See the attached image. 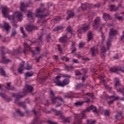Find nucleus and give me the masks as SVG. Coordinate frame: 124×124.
Masks as SVG:
<instances>
[{
	"mask_svg": "<svg viewBox=\"0 0 124 124\" xmlns=\"http://www.w3.org/2000/svg\"><path fill=\"white\" fill-rule=\"evenodd\" d=\"M51 110L55 113V116H60V117L62 115L63 116V115H62V112L61 111H58L55 108H52Z\"/></svg>",
	"mask_w": 124,
	"mask_h": 124,
	"instance_id": "29",
	"label": "nucleus"
},
{
	"mask_svg": "<svg viewBox=\"0 0 124 124\" xmlns=\"http://www.w3.org/2000/svg\"><path fill=\"white\" fill-rule=\"evenodd\" d=\"M16 113L19 114L21 117H24L25 116V113L21 112L20 109H17L16 110Z\"/></svg>",
	"mask_w": 124,
	"mask_h": 124,
	"instance_id": "47",
	"label": "nucleus"
},
{
	"mask_svg": "<svg viewBox=\"0 0 124 124\" xmlns=\"http://www.w3.org/2000/svg\"><path fill=\"white\" fill-rule=\"evenodd\" d=\"M112 97H115V95L109 96L106 92H105V99H107V98H111Z\"/></svg>",
	"mask_w": 124,
	"mask_h": 124,
	"instance_id": "53",
	"label": "nucleus"
},
{
	"mask_svg": "<svg viewBox=\"0 0 124 124\" xmlns=\"http://www.w3.org/2000/svg\"><path fill=\"white\" fill-rule=\"evenodd\" d=\"M46 40L47 43L50 42V41L52 40V37L51 36V33H49L46 36Z\"/></svg>",
	"mask_w": 124,
	"mask_h": 124,
	"instance_id": "41",
	"label": "nucleus"
},
{
	"mask_svg": "<svg viewBox=\"0 0 124 124\" xmlns=\"http://www.w3.org/2000/svg\"><path fill=\"white\" fill-rule=\"evenodd\" d=\"M81 71H83L84 74H86V73H88V68H82L81 69Z\"/></svg>",
	"mask_w": 124,
	"mask_h": 124,
	"instance_id": "61",
	"label": "nucleus"
},
{
	"mask_svg": "<svg viewBox=\"0 0 124 124\" xmlns=\"http://www.w3.org/2000/svg\"><path fill=\"white\" fill-rule=\"evenodd\" d=\"M0 74L3 77H7V74L2 67H0Z\"/></svg>",
	"mask_w": 124,
	"mask_h": 124,
	"instance_id": "27",
	"label": "nucleus"
},
{
	"mask_svg": "<svg viewBox=\"0 0 124 124\" xmlns=\"http://www.w3.org/2000/svg\"><path fill=\"white\" fill-rule=\"evenodd\" d=\"M76 42H72V44H71V54H74V53H75L77 51V49H76Z\"/></svg>",
	"mask_w": 124,
	"mask_h": 124,
	"instance_id": "19",
	"label": "nucleus"
},
{
	"mask_svg": "<svg viewBox=\"0 0 124 124\" xmlns=\"http://www.w3.org/2000/svg\"><path fill=\"white\" fill-rule=\"evenodd\" d=\"M14 16L17 18L18 22H22V20H23V14H22L21 12H16L14 14V15H12V16H9V15H8L7 18H8L9 20L13 21V22L15 21V18L14 17Z\"/></svg>",
	"mask_w": 124,
	"mask_h": 124,
	"instance_id": "4",
	"label": "nucleus"
},
{
	"mask_svg": "<svg viewBox=\"0 0 124 124\" xmlns=\"http://www.w3.org/2000/svg\"><path fill=\"white\" fill-rule=\"evenodd\" d=\"M104 24H99L98 25H95V27H93L94 30H97L98 31H102V29L103 28V26H104Z\"/></svg>",
	"mask_w": 124,
	"mask_h": 124,
	"instance_id": "28",
	"label": "nucleus"
},
{
	"mask_svg": "<svg viewBox=\"0 0 124 124\" xmlns=\"http://www.w3.org/2000/svg\"><path fill=\"white\" fill-rule=\"evenodd\" d=\"M84 87V84L82 83L78 84L76 86L77 89H80V88H83Z\"/></svg>",
	"mask_w": 124,
	"mask_h": 124,
	"instance_id": "60",
	"label": "nucleus"
},
{
	"mask_svg": "<svg viewBox=\"0 0 124 124\" xmlns=\"http://www.w3.org/2000/svg\"><path fill=\"white\" fill-rule=\"evenodd\" d=\"M2 14L4 18H7L8 15L10 13V9L8 7L2 6L0 8Z\"/></svg>",
	"mask_w": 124,
	"mask_h": 124,
	"instance_id": "7",
	"label": "nucleus"
},
{
	"mask_svg": "<svg viewBox=\"0 0 124 124\" xmlns=\"http://www.w3.org/2000/svg\"><path fill=\"white\" fill-rule=\"evenodd\" d=\"M49 94L50 95V98L52 104H56V103H57V99L61 100L62 102H63V103H65V101L63 100L62 96H57V97H55V94L54 93V92L53 91V90H50L49 91Z\"/></svg>",
	"mask_w": 124,
	"mask_h": 124,
	"instance_id": "5",
	"label": "nucleus"
},
{
	"mask_svg": "<svg viewBox=\"0 0 124 124\" xmlns=\"http://www.w3.org/2000/svg\"><path fill=\"white\" fill-rule=\"evenodd\" d=\"M0 96H1V97H2V98H3L4 99H5V98H7V96L6 95V94L3 93H0Z\"/></svg>",
	"mask_w": 124,
	"mask_h": 124,
	"instance_id": "57",
	"label": "nucleus"
},
{
	"mask_svg": "<svg viewBox=\"0 0 124 124\" xmlns=\"http://www.w3.org/2000/svg\"><path fill=\"white\" fill-rule=\"evenodd\" d=\"M84 99H86L85 101H83L84 103H89V102H91V99L88 97H84Z\"/></svg>",
	"mask_w": 124,
	"mask_h": 124,
	"instance_id": "58",
	"label": "nucleus"
},
{
	"mask_svg": "<svg viewBox=\"0 0 124 124\" xmlns=\"http://www.w3.org/2000/svg\"><path fill=\"white\" fill-rule=\"evenodd\" d=\"M7 87H6L7 90H10L11 91H14L15 88L13 86H11V82L7 83Z\"/></svg>",
	"mask_w": 124,
	"mask_h": 124,
	"instance_id": "34",
	"label": "nucleus"
},
{
	"mask_svg": "<svg viewBox=\"0 0 124 124\" xmlns=\"http://www.w3.org/2000/svg\"><path fill=\"white\" fill-rule=\"evenodd\" d=\"M115 18L117 19V20H119V21H124V18L123 17V16H120L119 15H118V14H114Z\"/></svg>",
	"mask_w": 124,
	"mask_h": 124,
	"instance_id": "38",
	"label": "nucleus"
},
{
	"mask_svg": "<svg viewBox=\"0 0 124 124\" xmlns=\"http://www.w3.org/2000/svg\"><path fill=\"white\" fill-rule=\"evenodd\" d=\"M75 74L76 76H81V75H82V73H81L79 70H76L75 71Z\"/></svg>",
	"mask_w": 124,
	"mask_h": 124,
	"instance_id": "48",
	"label": "nucleus"
},
{
	"mask_svg": "<svg viewBox=\"0 0 124 124\" xmlns=\"http://www.w3.org/2000/svg\"><path fill=\"white\" fill-rule=\"evenodd\" d=\"M62 78L61 76H57L55 77V79H54L53 83L56 84V86H59V87H65L67 86L69 83H70V80L68 78H65L62 81L60 80Z\"/></svg>",
	"mask_w": 124,
	"mask_h": 124,
	"instance_id": "1",
	"label": "nucleus"
},
{
	"mask_svg": "<svg viewBox=\"0 0 124 124\" xmlns=\"http://www.w3.org/2000/svg\"><path fill=\"white\" fill-rule=\"evenodd\" d=\"M85 112V110H82L80 114H74L75 119L77 124H82L83 119H87V116L86 115Z\"/></svg>",
	"mask_w": 124,
	"mask_h": 124,
	"instance_id": "2",
	"label": "nucleus"
},
{
	"mask_svg": "<svg viewBox=\"0 0 124 124\" xmlns=\"http://www.w3.org/2000/svg\"><path fill=\"white\" fill-rule=\"evenodd\" d=\"M107 50H106V48L104 46H103L101 47V52L102 53H106V51Z\"/></svg>",
	"mask_w": 124,
	"mask_h": 124,
	"instance_id": "59",
	"label": "nucleus"
},
{
	"mask_svg": "<svg viewBox=\"0 0 124 124\" xmlns=\"http://www.w3.org/2000/svg\"><path fill=\"white\" fill-rule=\"evenodd\" d=\"M25 91L27 93H32L33 92V87L31 85L26 84L25 85Z\"/></svg>",
	"mask_w": 124,
	"mask_h": 124,
	"instance_id": "15",
	"label": "nucleus"
},
{
	"mask_svg": "<svg viewBox=\"0 0 124 124\" xmlns=\"http://www.w3.org/2000/svg\"><path fill=\"white\" fill-rule=\"evenodd\" d=\"M68 39V37L67 36V35L65 34L64 36H62L59 38V42H60V43H63V44H65L67 43Z\"/></svg>",
	"mask_w": 124,
	"mask_h": 124,
	"instance_id": "10",
	"label": "nucleus"
},
{
	"mask_svg": "<svg viewBox=\"0 0 124 124\" xmlns=\"http://www.w3.org/2000/svg\"><path fill=\"white\" fill-rule=\"evenodd\" d=\"M98 78L101 80V82H102L103 83H105V80L104 79H103V77L101 76H99Z\"/></svg>",
	"mask_w": 124,
	"mask_h": 124,
	"instance_id": "62",
	"label": "nucleus"
},
{
	"mask_svg": "<svg viewBox=\"0 0 124 124\" xmlns=\"http://www.w3.org/2000/svg\"><path fill=\"white\" fill-rule=\"evenodd\" d=\"M42 39H43V34L38 37L37 41L39 44L42 43Z\"/></svg>",
	"mask_w": 124,
	"mask_h": 124,
	"instance_id": "42",
	"label": "nucleus"
},
{
	"mask_svg": "<svg viewBox=\"0 0 124 124\" xmlns=\"http://www.w3.org/2000/svg\"><path fill=\"white\" fill-rule=\"evenodd\" d=\"M60 119L62 120L63 124H67V123L70 124L71 117H65L63 115H61Z\"/></svg>",
	"mask_w": 124,
	"mask_h": 124,
	"instance_id": "14",
	"label": "nucleus"
},
{
	"mask_svg": "<svg viewBox=\"0 0 124 124\" xmlns=\"http://www.w3.org/2000/svg\"><path fill=\"white\" fill-rule=\"evenodd\" d=\"M28 18H31V19H33L32 17V13L31 11L28 12V14L27 15Z\"/></svg>",
	"mask_w": 124,
	"mask_h": 124,
	"instance_id": "51",
	"label": "nucleus"
},
{
	"mask_svg": "<svg viewBox=\"0 0 124 124\" xmlns=\"http://www.w3.org/2000/svg\"><path fill=\"white\" fill-rule=\"evenodd\" d=\"M3 28H4L6 31H9V30L11 29V26L9 25V23L4 22V26H3Z\"/></svg>",
	"mask_w": 124,
	"mask_h": 124,
	"instance_id": "24",
	"label": "nucleus"
},
{
	"mask_svg": "<svg viewBox=\"0 0 124 124\" xmlns=\"http://www.w3.org/2000/svg\"><path fill=\"white\" fill-rule=\"evenodd\" d=\"M90 109H91V110H93V111L94 113H97V109L96 108V107H95L93 105H92L90 107Z\"/></svg>",
	"mask_w": 124,
	"mask_h": 124,
	"instance_id": "45",
	"label": "nucleus"
},
{
	"mask_svg": "<svg viewBox=\"0 0 124 124\" xmlns=\"http://www.w3.org/2000/svg\"><path fill=\"white\" fill-rule=\"evenodd\" d=\"M91 26V23L88 24L87 25L83 26L81 27L82 31H83L84 32H86L87 31L90 30V26Z\"/></svg>",
	"mask_w": 124,
	"mask_h": 124,
	"instance_id": "31",
	"label": "nucleus"
},
{
	"mask_svg": "<svg viewBox=\"0 0 124 124\" xmlns=\"http://www.w3.org/2000/svg\"><path fill=\"white\" fill-rule=\"evenodd\" d=\"M0 51L1 52L0 55L2 56V57L5 56V52H4V49H5V47L4 46H1Z\"/></svg>",
	"mask_w": 124,
	"mask_h": 124,
	"instance_id": "40",
	"label": "nucleus"
},
{
	"mask_svg": "<svg viewBox=\"0 0 124 124\" xmlns=\"http://www.w3.org/2000/svg\"><path fill=\"white\" fill-rule=\"evenodd\" d=\"M24 49L22 51H18V54H23V53H24V54H26V51H31V46L28 45L27 43L24 44Z\"/></svg>",
	"mask_w": 124,
	"mask_h": 124,
	"instance_id": "9",
	"label": "nucleus"
},
{
	"mask_svg": "<svg viewBox=\"0 0 124 124\" xmlns=\"http://www.w3.org/2000/svg\"><path fill=\"white\" fill-rule=\"evenodd\" d=\"M60 75H61V76H62V77H63V78H68V79H70L71 78V75L60 74Z\"/></svg>",
	"mask_w": 124,
	"mask_h": 124,
	"instance_id": "46",
	"label": "nucleus"
},
{
	"mask_svg": "<svg viewBox=\"0 0 124 124\" xmlns=\"http://www.w3.org/2000/svg\"><path fill=\"white\" fill-rule=\"evenodd\" d=\"M87 124H94V123H96L95 120L93 121V120L87 119Z\"/></svg>",
	"mask_w": 124,
	"mask_h": 124,
	"instance_id": "49",
	"label": "nucleus"
},
{
	"mask_svg": "<svg viewBox=\"0 0 124 124\" xmlns=\"http://www.w3.org/2000/svg\"><path fill=\"white\" fill-rule=\"evenodd\" d=\"M93 34L92 32L91 31H88L87 33V42H89V41H91V40H92L93 38Z\"/></svg>",
	"mask_w": 124,
	"mask_h": 124,
	"instance_id": "22",
	"label": "nucleus"
},
{
	"mask_svg": "<svg viewBox=\"0 0 124 124\" xmlns=\"http://www.w3.org/2000/svg\"><path fill=\"white\" fill-rule=\"evenodd\" d=\"M86 95H88V96H89L90 97H91V98H93V97H94V94L93 93H86Z\"/></svg>",
	"mask_w": 124,
	"mask_h": 124,
	"instance_id": "50",
	"label": "nucleus"
},
{
	"mask_svg": "<svg viewBox=\"0 0 124 124\" xmlns=\"http://www.w3.org/2000/svg\"><path fill=\"white\" fill-rule=\"evenodd\" d=\"M110 71L112 72H117L120 71V66H114L110 68Z\"/></svg>",
	"mask_w": 124,
	"mask_h": 124,
	"instance_id": "32",
	"label": "nucleus"
},
{
	"mask_svg": "<svg viewBox=\"0 0 124 124\" xmlns=\"http://www.w3.org/2000/svg\"><path fill=\"white\" fill-rule=\"evenodd\" d=\"M20 31L21 33L23 34V38H26V37H28V35L26 33V32H25V31L24 30V27H20Z\"/></svg>",
	"mask_w": 124,
	"mask_h": 124,
	"instance_id": "36",
	"label": "nucleus"
},
{
	"mask_svg": "<svg viewBox=\"0 0 124 124\" xmlns=\"http://www.w3.org/2000/svg\"><path fill=\"white\" fill-rule=\"evenodd\" d=\"M57 49H58V51L60 53H62V49L61 47V45L58 44V45H57Z\"/></svg>",
	"mask_w": 124,
	"mask_h": 124,
	"instance_id": "55",
	"label": "nucleus"
},
{
	"mask_svg": "<svg viewBox=\"0 0 124 124\" xmlns=\"http://www.w3.org/2000/svg\"><path fill=\"white\" fill-rule=\"evenodd\" d=\"M117 33L118 31H117V30H115L114 28L110 29L108 32V35L110 39H113V38H114V36L117 35Z\"/></svg>",
	"mask_w": 124,
	"mask_h": 124,
	"instance_id": "8",
	"label": "nucleus"
},
{
	"mask_svg": "<svg viewBox=\"0 0 124 124\" xmlns=\"http://www.w3.org/2000/svg\"><path fill=\"white\" fill-rule=\"evenodd\" d=\"M104 114L105 116H109L110 115V110L106 109L104 111Z\"/></svg>",
	"mask_w": 124,
	"mask_h": 124,
	"instance_id": "54",
	"label": "nucleus"
},
{
	"mask_svg": "<svg viewBox=\"0 0 124 124\" xmlns=\"http://www.w3.org/2000/svg\"><path fill=\"white\" fill-rule=\"evenodd\" d=\"M114 80L115 83L114 84V86L115 87V89L117 90V92H118V93H122L123 95H124V88L119 87V86H122V84H121V81H120V79L116 78H114Z\"/></svg>",
	"mask_w": 124,
	"mask_h": 124,
	"instance_id": "6",
	"label": "nucleus"
},
{
	"mask_svg": "<svg viewBox=\"0 0 124 124\" xmlns=\"http://www.w3.org/2000/svg\"><path fill=\"white\" fill-rule=\"evenodd\" d=\"M32 123H34L35 124V123L38 124V118L36 117L34 118V120L32 121Z\"/></svg>",
	"mask_w": 124,
	"mask_h": 124,
	"instance_id": "63",
	"label": "nucleus"
},
{
	"mask_svg": "<svg viewBox=\"0 0 124 124\" xmlns=\"http://www.w3.org/2000/svg\"><path fill=\"white\" fill-rule=\"evenodd\" d=\"M6 57L5 55L2 56V61H0L1 63H4V64H7L8 62H10V60L9 59H6Z\"/></svg>",
	"mask_w": 124,
	"mask_h": 124,
	"instance_id": "25",
	"label": "nucleus"
},
{
	"mask_svg": "<svg viewBox=\"0 0 124 124\" xmlns=\"http://www.w3.org/2000/svg\"><path fill=\"white\" fill-rule=\"evenodd\" d=\"M66 30L67 32H70V33H72V31L73 30V29H72V27H71V26L69 25L68 26H67Z\"/></svg>",
	"mask_w": 124,
	"mask_h": 124,
	"instance_id": "43",
	"label": "nucleus"
},
{
	"mask_svg": "<svg viewBox=\"0 0 124 124\" xmlns=\"http://www.w3.org/2000/svg\"><path fill=\"white\" fill-rule=\"evenodd\" d=\"M114 97V98H113V100H112L111 101H109L108 102V105H110V104H113V103H114V102L115 101V100H119V98H120V97L117 96V97Z\"/></svg>",
	"mask_w": 124,
	"mask_h": 124,
	"instance_id": "37",
	"label": "nucleus"
},
{
	"mask_svg": "<svg viewBox=\"0 0 124 124\" xmlns=\"http://www.w3.org/2000/svg\"><path fill=\"white\" fill-rule=\"evenodd\" d=\"M25 65V62L22 61L21 64H20V66L18 68V72L20 73V74H22L23 73V70H24V66Z\"/></svg>",
	"mask_w": 124,
	"mask_h": 124,
	"instance_id": "21",
	"label": "nucleus"
},
{
	"mask_svg": "<svg viewBox=\"0 0 124 124\" xmlns=\"http://www.w3.org/2000/svg\"><path fill=\"white\" fill-rule=\"evenodd\" d=\"M100 17H99V16L96 17L94 20V24L93 25V28H95V26L100 25Z\"/></svg>",
	"mask_w": 124,
	"mask_h": 124,
	"instance_id": "18",
	"label": "nucleus"
},
{
	"mask_svg": "<svg viewBox=\"0 0 124 124\" xmlns=\"http://www.w3.org/2000/svg\"><path fill=\"white\" fill-rule=\"evenodd\" d=\"M64 29V27L60 25L55 27L53 31H62Z\"/></svg>",
	"mask_w": 124,
	"mask_h": 124,
	"instance_id": "30",
	"label": "nucleus"
},
{
	"mask_svg": "<svg viewBox=\"0 0 124 124\" xmlns=\"http://www.w3.org/2000/svg\"><path fill=\"white\" fill-rule=\"evenodd\" d=\"M25 69L27 70H31V69H32V66L29 63H27Z\"/></svg>",
	"mask_w": 124,
	"mask_h": 124,
	"instance_id": "52",
	"label": "nucleus"
},
{
	"mask_svg": "<svg viewBox=\"0 0 124 124\" xmlns=\"http://www.w3.org/2000/svg\"><path fill=\"white\" fill-rule=\"evenodd\" d=\"M26 95H20V94H15L13 93L12 96L13 97H15L16 99V100H19V98H22V97H24Z\"/></svg>",
	"mask_w": 124,
	"mask_h": 124,
	"instance_id": "26",
	"label": "nucleus"
},
{
	"mask_svg": "<svg viewBox=\"0 0 124 124\" xmlns=\"http://www.w3.org/2000/svg\"><path fill=\"white\" fill-rule=\"evenodd\" d=\"M33 75V72H26L25 75V79H27L29 77H31Z\"/></svg>",
	"mask_w": 124,
	"mask_h": 124,
	"instance_id": "33",
	"label": "nucleus"
},
{
	"mask_svg": "<svg viewBox=\"0 0 124 124\" xmlns=\"http://www.w3.org/2000/svg\"><path fill=\"white\" fill-rule=\"evenodd\" d=\"M68 16L66 17V20H69L70 18H73L75 16V13L71 10H69L67 12Z\"/></svg>",
	"mask_w": 124,
	"mask_h": 124,
	"instance_id": "20",
	"label": "nucleus"
},
{
	"mask_svg": "<svg viewBox=\"0 0 124 124\" xmlns=\"http://www.w3.org/2000/svg\"><path fill=\"white\" fill-rule=\"evenodd\" d=\"M85 45H86V43L84 42H81L78 44V47L79 48V49H81V48H84Z\"/></svg>",
	"mask_w": 124,
	"mask_h": 124,
	"instance_id": "44",
	"label": "nucleus"
},
{
	"mask_svg": "<svg viewBox=\"0 0 124 124\" xmlns=\"http://www.w3.org/2000/svg\"><path fill=\"white\" fill-rule=\"evenodd\" d=\"M46 11V8L40 7L36 9V17L38 18H46L47 16H49V12L47 11V13L45 15H42Z\"/></svg>",
	"mask_w": 124,
	"mask_h": 124,
	"instance_id": "3",
	"label": "nucleus"
},
{
	"mask_svg": "<svg viewBox=\"0 0 124 124\" xmlns=\"http://www.w3.org/2000/svg\"><path fill=\"white\" fill-rule=\"evenodd\" d=\"M84 104V101H78L75 103V106L78 107V106H82Z\"/></svg>",
	"mask_w": 124,
	"mask_h": 124,
	"instance_id": "39",
	"label": "nucleus"
},
{
	"mask_svg": "<svg viewBox=\"0 0 124 124\" xmlns=\"http://www.w3.org/2000/svg\"><path fill=\"white\" fill-rule=\"evenodd\" d=\"M91 52L92 57H95L98 54V49L95 48V46H93L91 48Z\"/></svg>",
	"mask_w": 124,
	"mask_h": 124,
	"instance_id": "12",
	"label": "nucleus"
},
{
	"mask_svg": "<svg viewBox=\"0 0 124 124\" xmlns=\"http://www.w3.org/2000/svg\"><path fill=\"white\" fill-rule=\"evenodd\" d=\"M103 19H104L106 21L107 20H112V17H111L110 15L104 13L103 14Z\"/></svg>",
	"mask_w": 124,
	"mask_h": 124,
	"instance_id": "23",
	"label": "nucleus"
},
{
	"mask_svg": "<svg viewBox=\"0 0 124 124\" xmlns=\"http://www.w3.org/2000/svg\"><path fill=\"white\" fill-rule=\"evenodd\" d=\"M113 120H115V122L120 121L123 119V115L122 112H118L117 114L113 117Z\"/></svg>",
	"mask_w": 124,
	"mask_h": 124,
	"instance_id": "13",
	"label": "nucleus"
},
{
	"mask_svg": "<svg viewBox=\"0 0 124 124\" xmlns=\"http://www.w3.org/2000/svg\"><path fill=\"white\" fill-rule=\"evenodd\" d=\"M15 103L18 104V106H21L23 109H27V105H26V103L25 102H20L19 100H16Z\"/></svg>",
	"mask_w": 124,
	"mask_h": 124,
	"instance_id": "16",
	"label": "nucleus"
},
{
	"mask_svg": "<svg viewBox=\"0 0 124 124\" xmlns=\"http://www.w3.org/2000/svg\"><path fill=\"white\" fill-rule=\"evenodd\" d=\"M73 66H66V70H67V71H70L71 70H72V69H73Z\"/></svg>",
	"mask_w": 124,
	"mask_h": 124,
	"instance_id": "56",
	"label": "nucleus"
},
{
	"mask_svg": "<svg viewBox=\"0 0 124 124\" xmlns=\"http://www.w3.org/2000/svg\"><path fill=\"white\" fill-rule=\"evenodd\" d=\"M25 29L27 31L30 32V31H32L33 30H38V27L36 26H34L33 25H28L27 26L25 27Z\"/></svg>",
	"mask_w": 124,
	"mask_h": 124,
	"instance_id": "11",
	"label": "nucleus"
},
{
	"mask_svg": "<svg viewBox=\"0 0 124 124\" xmlns=\"http://www.w3.org/2000/svg\"><path fill=\"white\" fill-rule=\"evenodd\" d=\"M26 7H29V4L25 3L24 2H20V9L21 11L24 12Z\"/></svg>",
	"mask_w": 124,
	"mask_h": 124,
	"instance_id": "17",
	"label": "nucleus"
},
{
	"mask_svg": "<svg viewBox=\"0 0 124 124\" xmlns=\"http://www.w3.org/2000/svg\"><path fill=\"white\" fill-rule=\"evenodd\" d=\"M16 33H17V32L15 30L14 31H13L12 32L11 37H13V36H15V35L16 34Z\"/></svg>",
	"mask_w": 124,
	"mask_h": 124,
	"instance_id": "64",
	"label": "nucleus"
},
{
	"mask_svg": "<svg viewBox=\"0 0 124 124\" xmlns=\"http://www.w3.org/2000/svg\"><path fill=\"white\" fill-rule=\"evenodd\" d=\"M110 11H117L118 9H119V7H116L115 5H110Z\"/></svg>",
	"mask_w": 124,
	"mask_h": 124,
	"instance_id": "35",
	"label": "nucleus"
}]
</instances>
